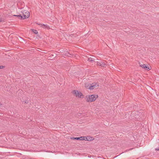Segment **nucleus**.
Here are the masks:
<instances>
[{
  "instance_id": "1",
  "label": "nucleus",
  "mask_w": 159,
  "mask_h": 159,
  "mask_svg": "<svg viewBox=\"0 0 159 159\" xmlns=\"http://www.w3.org/2000/svg\"><path fill=\"white\" fill-rule=\"evenodd\" d=\"M26 14L27 15L26 16L25 15L24 16H23L22 15L20 14H19L17 15H14L13 16H14L17 17L19 19L22 20H24L26 18H27L29 17L30 15L29 12H27Z\"/></svg>"
},
{
  "instance_id": "2",
  "label": "nucleus",
  "mask_w": 159,
  "mask_h": 159,
  "mask_svg": "<svg viewBox=\"0 0 159 159\" xmlns=\"http://www.w3.org/2000/svg\"><path fill=\"white\" fill-rule=\"evenodd\" d=\"M98 96L97 95H92L89 96L88 98H87V101L92 102L94 101L98 98Z\"/></svg>"
},
{
  "instance_id": "3",
  "label": "nucleus",
  "mask_w": 159,
  "mask_h": 159,
  "mask_svg": "<svg viewBox=\"0 0 159 159\" xmlns=\"http://www.w3.org/2000/svg\"><path fill=\"white\" fill-rule=\"evenodd\" d=\"M72 93L76 96V97H78L79 98H83V95L82 93L80 91L75 90L72 92Z\"/></svg>"
},
{
  "instance_id": "4",
  "label": "nucleus",
  "mask_w": 159,
  "mask_h": 159,
  "mask_svg": "<svg viewBox=\"0 0 159 159\" xmlns=\"http://www.w3.org/2000/svg\"><path fill=\"white\" fill-rule=\"evenodd\" d=\"M99 86V85L98 84H97L96 83H93L92 84H91L90 85V90L93 89L95 87H96Z\"/></svg>"
},
{
  "instance_id": "5",
  "label": "nucleus",
  "mask_w": 159,
  "mask_h": 159,
  "mask_svg": "<svg viewBox=\"0 0 159 159\" xmlns=\"http://www.w3.org/2000/svg\"><path fill=\"white\" fill-rule=\"evenodd\" d=\"M140 66L143 68L145 69L146 70H150L149 67L147 66L146 65L144 64L143 65H140V63H139Z\"/></svg>"
},
{
  "instance_id": "6",
  "label": "nucleus",
  "mask_w": 159,
  "mask_h": 159,
  "mask_svg": "<svg viewBox=\"0 0 159 159\" xmlns=\"http://www.w3.org/2000/svg\"><path fill=\"white\" fill-rule=\"evenodd\" d=\"M97 65L98 66H101L102 67H104V66L105 65V63L102 61H98L97 62Z\"/></svg>"
},
{
  "instance_id": "7",
  "label": "nucleus",
  "mask_w": 159,
  "mask_h": 159,
  "mask_svg": "<svg viewBox=\"0 0 159 159\" xmlns=\"http://www.w3.org/2000/svg\"><path fill=\"white\" fill-rule=\"evenodd\" d=\"M23 99L24 101L22 102V103H29L30 100L27 97H25L24 99L23 98Z\"/></svg>"
},
{
  "instance_id": "8",
  "label": "nucleus",
  "mask_w": 159,
  "mask_h": 159,
  "mask_svg": "<svg viewBox=\"0 0 159 159\" xmlns=\"http://www.w3.org/2000/svg\"><path fill=\"white\" fill-rule=\"evenodd\" d=\"M36 24L40 25L41 27H43V26L44 27H43V28H48V27H49V26L47 25H44L43 24H39L38 23H36Z\"/></svg>"
},
{
  "instance_id": "9",
  "label": "nucleus",
  "mask_w": 159,
  "mask_h": 159,
  "mask_svg": "<svg viewBox=\"0 0 159 159\" xmlns=\"http://www.w3.org/2000/svg\"><path fill=\"white\" fill-rule=\"evenodd\" d=\"M90 84H91L90 83H86L84 85L85 87L87 89H89L90 88H89L90 87Z\"/></svg>"
},
{
  "instance_id": "10",
  "label": "nucleus",
  "mask_w": 159,
  "mask_h": 159,
  "mask_svg": "<svg viewBox=\"0 0 159 159\" xmlns=\"http://www.w3.org/2000/svg\"><path fill=\"white\" fill-rule=\"evenodd\" d=\"M93 139V138L92 137H90L89 136H87L85 137V140L88 141H91L92 140H93V139Z\"/></svg>"
},
{
  "instance_id": "11",
  "label": "nucleus",
  "mask_w": 159,
  "mask_h": 159,
  "mask_svg": "<svg viewBox=\"0 0 159 159\" xmlns=\"http://www.w3.org/2000/svg\"><path fill=\"white\" fill-rule=\"evenodd\" d=\"M88 61L90 62H94L95 59L93 58L90 57L88 58Z\"/></svg>"
},
{
  "instance_id": "12",
  "label": "nucleus",
  "mask_w": 159,
  "mask_h": 159,
  "mask_svg": "<svg viewBox=\"0 0 159 159\" xmlns=\"http://www.w3.org/2000/svg\"><path fill=\"white\" fill-rule=\"evenodd\" d=\"M31 30L35 34H37L38 33L37 31L34 29H31Z\"/></svg>"
},
{
  "instance_id": "13",
  "label": "nucleus",
  "mask_w": 159,
  "mask_h": 159,
  "mask_svg": "<svg viewBox=\"0 0 159 159\" xmlns=\"http://www.w3.org/2000/svg\"><path fill=\"white\" fill-rule=\"evenodd\" d=\"M80 139L79 137H70V139H75L76 140H79Z\"/></svg>"
},
{
  "instance_id": "14",
  "label": "nucleus",
  "mask_w": 159,
  "mask_h": 159,
  "mask_svg": "<svg viewBox=\"0 0 159 159\" xmlns=\"http://www.w3.org/2000/svg\"><path fill=\"white\" fill-rule=\"evenodd\" d=\"M85 137L86 136H81L80 137H79L80 139H79V140H85Z\"/></svg>"
},
{
  "instance_id": "15",
  "label": "nucleus",
  "mask_w": 159,
  "mask_h": 159,
  "mask_svg": "<svg viewBox=\"0 0 159 159\" xmlns=\"http://www.w3.org/2000/svg\"><path fill=\"white\" fill-rule=\"evenodd\" d=\"M70 57H72L73 58L74 57H76V56L75 55H74V54L70 53Z\"/></svg>"
},
{
  "instance_id": "16",
  "label": "nucleus",
  "mask_w": 159,
  "mask_h": 159,
  "mask_svg": "<svg viewBox=\"0 0 159 159\" xmlns=\"http://www.w3.org/2000/svg\"><path fill=\"white\" fill-rule=\"evenodd\" d=\"M27 12H29L28 11H26L25 12H24H24L23 13H22V16H25V15H27Z\"/></svg>"
},
{
  "instance_id": "17",
  "label": "nucleus",
  "mask_w": 159,
  "mask_h": 159,
  "mask_svg": "<svg viewBox=\"0 0 159 159\" xmlns=\"http://www.w3.org/2000/svg\"><path fill=\"white\" fill-rule=\"evenodd\" d=\"M5 67V66H0V69H2Z\"/></svg>"
},
{
  "instance_id": "18",
  "label": "nucleus",
  "mask_w": 159,
  "mask_h": 159,
  "mask_svg": "<svg viewBox=\"0 0 159 159\" xmlns=\"http://www.w3.org/2000/svg\"><path fill=\"white\" fill-rule=\"evenodd\" d=\"M155 150L157 151L159 150V148H155Z\"/></svg>"
},
{
  "instance_id": "19",
  "label": "nucleus",
  "mask_w": 159,
  "mask_h": 159,
  "mask_svg": "<svg viewBox=\"0 0 159 159\" xmlns=\"http://www.w3.org/2000/svg\"><path fill=\"white\" fill-rule=\"evenodd\" d=\"M2 103H1L0 102V106H2Z\"/></svg>"
},
{
  "instance_id": "20",
  "label": "nucleus",
  "mask_w": 159,
  "mask_h": 159,
  "mask_svg": "<svg viewBox=\"0 0 159 159\" xmlns=\"http://www.w3.org/2000/svg\"><path fill=\"white\" fill-rule=\"evenodd\" d=\"M73 35V34H70V36H71L72 37Z\"/></svg>"
},
{
  "instance_id": "21",
  "label": "nucleus",
  "mask_w": 159,
  "mask_h": 159,
  "mask_svg": "<svg viewBox=\"0 0 159 159\" xmlns=\"http://www.w3.org/2000/svg\"><path fill=\"white\" fill-rule=\"evenodd\" d=\"M72 61V60H70V61Z\"/></svg>"
}]
</instances>
